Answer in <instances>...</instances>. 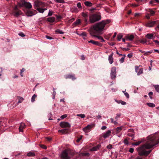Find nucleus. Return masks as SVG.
Listing matches in <instances>:
<instances>
[{"label":"nucleus","instance_id":"nucleus-38","mask_svg":"<svg viewBox=\"0 0 159 159\" xmlns=\"http://www.w3.org/2000/svg\"><path fill=\"white\" fill-rule=\"evenodd\" d=\"M56 32L58 33L61 34H62L64 33V32L60 30L57 29L56 30Z\"/></svg>","mask_w":159,"mask_h":159},{"label":"nucleus","instance_id":"nucleus-26","mask_svg":"<svg viewBox=\"0 0 159 159\" xmlns=\"http://www.w3.org/2000/svg\"><path fill=\"white\" fill-rule=\"evenodd\" d=\"M143 141H139L134 143H133V145L138 146Z\"/></svg>","mask_w":159,"mask_h":159},{"label":"nucleus","instance_id":"nucleus-61","mask_svg":"<svg viewBox=\"0 0 159 159\" xmlns=\"http://www.w3.org/2000/svg\"><path fill=\"white\" fill-rule=\"evenodd\" d=\"M18 6L20 7H22L24 6V5H23V3L21 2V4L19 3L18 4Z\"/></svg>","mask_w":159,"mask_h":159},{"label":"nucleus","instance_id":"nucleus-33","mask_svg":"<svg viewBox=\"0 0 159 159\" xmlns=\"http://www.w3.org/2000/svg\"><path fill=\"white\" fill-rule=\"evenodd\" d=\"M147 104V105L149 107H154L155 106V105L153 103H148Z\"/></svg>","mask_w":159,"mask_h":159},{"label":"nucleus","instance_id":"nucleus-25","mask_svg":"<svg viewBox=\"0 0 159 159\" xmlns=\"http://www.w3.org/2000/svg\"><path fill=\"white\" fill-rule=\"evenodd\" d=\"M123 36L122 34H119L117 36L118 40L120 41Z\"/></svg>","mask_w":159,"mask_h":159},{"label":"nucleus","instance_id":"nucleus-4","mask_svg":"<svg viewBox=\"0 0 159 159\" xmlns=\"http://www.w3.org/2000/svg\"><path fill=\"white\" fill-rule=\"evenodd\" d=\"M73 155V153L69 149L64 151L60 155L61 159H70V156Z\"/></svg>","mask_w":159,"mask_h":159},{"label":"nucleus","instance_id":"nucleus-34","mask_svg":"<svg viewBox=\"0 0 159 159\" xmlns=\"http://www.w3.org/2000/svg\"><path fill=\"white\" fill-rule=\"evenodd\" d=\"M143 73V69H139V70L138 71L137 73V75H139Z\"/></svg>","mask_w":159,"mask_h":159},{"label":"nucleus","instance_id":"nucleus-57","mask_svg":"<svg viewBox=\"0 0 159 159\" xmlns=\"http://www.w3.org/2000/svg\"><path fill=\"white\" fill-rule=\"evenodd\" d=\"M125 96L128 98H129V95L128 93H125Z\"/></svg>","mask_w":159,"mask_h":159},{"label":"nucleus","instance_id":"nucleus-59","mask_svg":"<svg viewBox=\"0 0 159 159\" xmlns=\"http://www.w3.org/2000/svg\"><path fill=\"white\" fill-rule=\"evenodd\" d=\"M52 12H51L50 11H49L48 14V16H51L52 15Z\"/></svg>","mask_w":159,"mask_h":159},{"label":"nucleus","instance_id":"nucleus-7","mask_svg":"<svg viewBox=\"0 0 159 159\" xmlns=\"http://www.w3.org/2000/svg\"><path fill=\"white\" fill-rule=\"evenodd\" d=\"M116 68L115 67H113L111 70V76L112 79H115L116 77Z\"/></svg>","mask_w":159,"mask_h":159},{"label":"nucleus","instance_id":"nucleus-46","mask_svg":"<svg viewBox=\"0 0 159 159\" xmlns=\"http://www.w3.org/2000/svg\"><path fill=\"white\" fill-rule=\"evenodd\" d=\"M89 153L86 152V153H84L82 154L83 156H89Z\"/></svg>","mask_w":159,"mask_h":159},{"label":"nucleus","instance_id":"nucleus-39","mask_svg":"<svg viewBox=\"0 0 159 159\" xmlns=\"http://www.w3.org/2000/svg\"><path fill=\"white\" fill-rule=\"evenodd\" d=\"M140 66H135V71L136 73H138V70L139 69V67Z\"/></svg>","mask_w":159,"mask_h":159},{"label":"nucleus","instance_id":"nucleus-40","mask_svg":"<svg viewBox=\"0 0 159 159\" xmlns=\"http://www.w3.org/2000/svg\"><path fill=\"white\" fill-rule=\"evenodd\" d=\"M120 114H116V116L115 117V119L116 120H117L120 117Z\"/></svg>","mask_w":159,"mask_h":159},{"label":"nucleus","instance_id":"nucleus-37","mask_svg":"<svg viewBox=\"0 0 159 159\" xmlns=\"http://www.w3.org/2000/svg\"><path fill=\"white\" fill-rule=\"evenodd\" d=\"M77 116L80 117L81 118H84L85 117V116L84 114H77Z\"/></svg>","mask_w":159,"mask_h":159},{"label":"nucleus","instance_id":"nucleus-14","mask_svg":"<svg viewBox=\"0 0 159 159\" xmlns=\"http://www.w3.org/2000/svg\"><path fill=\"white\" fill-rule=\"evenodd\" d=\"M154 34L153 33H148L146 34L145 37L149 39H153L154 38Z\"/></svg>","mask_w":159,"mask_h":159},{"label":"nucleus","instance_id":"nucleus-24","mask_svg":"<svg viewBox=\"0 0 159 159\" xmlns=\"http://www.w3.org/2000/svg\"><path fill=\"white\" fill-rule=\"evenodd\" d=\"M115 130L116 131V133H119L122 129V127H117L115 129Z\"/></svg>","mask_w":159,"mask_h":159},{"label":"nucleus","instance_id":"nucleus-20","mask_svg":"<svg viewBox=\"0 0 159 159\" xmlns=\"http://www.w3.org/2000/svg\"><path fill=\"white\" fill-rule=\"evenodd\" d=\"M55 18L54 17H50L48 18H47V20L51 23L55 21Z\"/></svg>","mask_w":159,"mask_h":159},{"label":"nucleus","instance_id":"nucleus-28","mask_svg":"<svg viewBox=\"0 0 159 159\" xmlns=\"http://www.w3.org/2000/svg\"><path fill=\"white\" fill-rule=\"evenodd\" d=\"M58 132L60 133H61L63 134H66L67 133V131L66 129H62L61 130H59Z\"/></svg>","mask_w":159,"mask_h":159},{"label":"nucleus","instance_id":"nucleus-2","mask_svg":"<svg viewBox=\"0 0 159 159\" xmlns=\"http://www.w3.org/2000/svg\"><path fill=\"white\" fill-rule=\"evenodd\" d=\"M110 21L109 20H102L101 22L97 23L93 26V29L90 31V34L94 37H97L98 39L101 40L102 42L105 41L103 38L100 36L96 35L99 34L102 30L104 29L106 24L110 23Z\"/></svg>","mask_w":159,"mask_h":159},{"label":"nucleus","instance_id":"nucleus-54","mask_svg":"<svg viewBox=\"0 0 159 159\" xmlns=\"http://www.w3.org/2000/svg\"><path fill=\"white\" fill-rule=\"evenodd\" d=\"M19 34L20 36L22 37H23L25 36V35L23 33H22V32L20 33Z\"/></svg>","mask_w":159,"mask_h":159},{"label":"nucleus","instance_id":"nucleus-55","mask_svg":"<svg viewBox=\"0 0 159 159\" xmlns=\"http://www.w3.org/2000/svg\"><path fill=\"white\" fill-rule=\"evenodd\" d=\"M132 56H133V55H132V53L129 54L127 55L128 57H129V58H130L132 57Z\"/></svg>","mask_w":159,"mask_h":159},{"label":"nucleus","instance_id":"nucleus-64","mask_svg":"<svg viewBox=\"0 0 159 159\" xmlns=\"http://www.w3.org/2000/svg\"><path fill=\"white\" fill-rule=\"evenodd\" d=\"M135 159H143L142 157H137Z\"/></svg>","mask_w":159,"mask_h":159},{"label":"nucleus","instance_id":"nucleus-52","mask_svg":"<svg viewBox=\"0 0 159 159\" xmlns=\"http://www.w3.org/2000/svg\"><path fill=\"white\" fill-rule=\"evenodd\" d=\"M107 148L108 149H111L112 148V146L111 144H109L107 146Z\"/></svg>","mask_w":159,"mask_h":159},{"label":"nucleus","instance_id":"nucleus-3","mask_svg":"<svg viewBox=\"0 0 159 159\" xmlns=\"http://www.w3.org/2000/svg\"><path fill=\"white\" fill-rule=\"evenodd\" d=\"M101 17L99 14H93L89 16V23L92 24L98 21L101 19Z\"/></svg>","mask_w":159,"mask_h":159},{"label":"nucleus","instance_id":"nucleus-12","mask_svg":"<svg viewBox=\"0 0 159 159\" xmlns=\"http://www.w3.org/2000/svg\"><path fill=\"white\" fill-rule=\"evenodd\" d=\"M157 21L148 22L147 23L145 26L148 27H152L156 23Z\"/></svg>","mask_w":159,"mask_h":159},{"label":"nucleus","instance_id":"nucleus-19","mask_svg":"<svg viewBox=\"0 0 159 159\" xmlns=\"http://www.w3.org/2000/svg\"><path fill=\"white\" fill-rule=\"evenodd\" d=\"M65 78L66 79H71L72 80H74L76 79V78L75 77L74 75H66Z\"/></svg>","mask_w":159,"mask_h":159},{"label":"nucleus","instance_id":"nucleus-62","mask_svg":"<svg viewBox=\"0 0 159 159\" xmlns=\"http://www.w3.org/2000/svg\"><path fill=\"white\" fill-rule=\"evenodd\" d=\"M122 49H123V51L124 50H125V51H128L129 50V49L128 48H122Z\"/></svg>","mask_w":159,"mask_h":159},{"label":"nucleus","instance_id":"nucleus-5","mask_svg":"<svg viewBox=\"0 0 159 159\" xmlns=\"http://www.w3.org/2000/svg\"><path fill=\"white\" fill-rule=\"evenodd\" d=\"M22 12L21 10H19L17 6H16L14 7L13 12V15L16 17H18L19 16L21 15Z\"/></svg>","mask_w":159,"mask_h":159},{"label":"nucleus","instance_id":"nucleus-9","mask_svg":"<svg viewBox=\"0 0 159 159\" xmlns=\"http://www.w3.org/2000/svg\"><path fill=\"white\" fill-rule=\"evenodd\" d=\"M95 126V124H92L87 126L85 128H83V130L85 132H88L90 129L92 127Z\"/></svg>","mask_w":159,"mask_h":159},{"label":"nucleus","instance_id":"nucleus-1","mask_svg":"<svg viewBox=\"0 0 159 159\" xmlns=\"http://www.w3.org/2000/svg\"><path fill=\"white\" fill-rule=\"evenodd\" d=\"M147 139L146 143L137 148L138 154L140 156H147L151 150L146 151L145 149L151 148L159 143V139L156 134L150 135Z\"/></svg>","mask_w":159,"mask_h":159},{"label":"nucleus","instance_id":"nucleus-58","mask_svg":"<svg viewBox=\"0 0 159 159\" xmlns=\"http://www.w3.org/2000/svg\"><path fill=\"white\" fill-rule=\"evenodd\" d=\"M146 18L148 19H149L150 18V15L148 14H146Z\"/></svg>","mask_w":159,"mask_h":159},{"label":"nucleus","instance_id":"nucleus-49","mask_svg":"<svg viewBox=\"0 0 159 159\" xmlns=\"http://www.w3.org/2000/svg\"><path fill=\"white\" fill-rule=\"evenodd\" d=\"M124 143L126 144H128L129 143V142H128V140L126 139H124Z\"/></svg>","mask_w":159,"mask_h":159},{"label":"nucleus","instance_id":"nucleus-6","mask_svg":"<svg viewBox=\"0 0 159 159\" xmlns=\"http://www.w3.org/2000/svg\"><path fill=\"white\" fill-rule=\"evenodd\" d=\"M34 5L36 9L40 7H43L45 6V3L43 2L37 0L34 2Z\"/></svg>","mask_w":159,"mask_h":159},{"label":"nucleus","instance_id":"nucleus-22","mask_svg":"<svg viewBox=\"0 0 159 159\" xmlns=\"http://www.w3.org/2000/svg\"><path fill=\"white\" fill-rule=\"evenodd\" d=\"M84 4L86 6L88 7H90L93 5L92 3L89 1H86L84 2Z\"/></svg>","mask_w":159,"mask_h":159},{"label":"nucleus","instance_id":"nucleus-44","mask_svg":"<svg viewBox=\"0 0 159 159\" xmlns=\"http://www.w3.org/2000/svg\"><path fill=\"white\" fill-rule=\"evenodd\" d=\"M82 135H80L79 138H78L77 140H76V142H79L80 140L82 139Z\"/></svg>","mask_w":159,"mask_h":159},{"label":"nucleus","instance_id":"nucleus-41","mask_svg":"<svg viewBox=\"0 0 159 159\" xmlns=\"http://www.w3.org/2000/svg\"><path fill=\"white\" fill-rule=\"evenodd\" d=\"M147 42V40L145 39L141 40L140 41V42L141 43H143V44L146 43Z\"/></svg>","mask_w":159,"mask_h":159},{"label":"nucleus","instance_id":"nucleus-56","mask_svg":"<svg viewBox=\"0 0 159 159\" xmlns=\"http://www.w3.org/2000/svg\"><path fill=\"white\" fill-rule=\"evenodd\" d=\"M120 103L122 105L126 104V102H125L122 101H120Z\"/></svg>","mask_w":159,"mask_h":159},{"label":"nucleus","instance_id":"nucleus-18","mask_svg":"<svg viewBox=\"0 0 159 159\" xmlns=\"http://www.w3.org/2000/svg\"><path fill=\"white\" fill-rule=\"evenodd\" d=\"M113 53H112L109 56L108 61L110 64H111L113 62Z\"/></svg>","mask_w":159,"mask_h":159},{"label":"nucleus","instance_id":"nucleus-35","mask_svg":"<svg viewBox=\"0 0 159 159\" xmlns=\"http://www.w3.org/2000/svg\"><path fill=\"white\" fill-rule=\"evenodd\" d=\"M55 2L58 3H63L65 1L63 0H55Z\"/></svg>","mask_w":159,"mask_h":159},{"label":"nucleus","instance_id":"nucleus-27","mask_svg":"<svg viewBox=\"0 0 159 159\" xmlns=\"http://www.w3.org/2000/svg\"><path fill=\"white\" fill-rule=\"evenodd\" d=\"M38 11L41 13H43L44 12V9L40 7L36 8Z\"/></svg>","mask_w":159,"mask_h":159},{"label":"nucleus","instance_id":"nucleus-43","mask_svg":"<svg viewBox=\"0 0 159 159\" xmlns=\"http://www.w3.org/2000/svg\"><path fill=\"white\" fill-rule=\"evenodd\" d=\"M150 12L151 16H153L155 13V12L152 10H150Z\"/></svg>","mask_w":159,"mask_h":159},{"label":"nucleus","instance_id":"nucleus-29","mask_svg":"<svg viewBox=\"0 0 159 159\" xmlns=\"http://www.w3.org/2000/svg\"><path fill=\"white\" fill-rule=\"evenodd\" d=\"M154 87L156 91L158 93L159 92V85H154Z\"/></svg>","mask_w":159,"mask_h":159},{"label":"nucleus","instance_id":"nucleus-63","mask_svg":"<svg viewBox=\"0 0 159 159\" xmlns=\"http://www.w3.org/2000/svg\"><path fill=\"white\" fill-rule=\"evenodd\" d=\"M143 54L145 56H147L149 54V52H144Z\"/></svg>","mask_w":159,"mask_h":159},{"label":"nucleus","instance_id":"nucleus-15","mask_svg":"<svg viewBox=\"0 0 159 159\" xmlns=\"http://www.w3.org/2000/svg\"><path fill=\"white\" fill-rule=\"evenodd\" d=\"M101 145L100 144H98L96 146H95L90 149L91 151H94L98 150L101 147Z\"/></svg>","mask_w":159,"mask_h":159},{"label":"nucleus","instance_id":"nucleus-23","mask_svg":"<svg viewBox=\"0 0 159 159\" xmlns=\"http://www.w3.org/2000/svg\"><path fill=\"white\" fill-rule=\"evenodd\" d=\"M27 155L28 157H34L35 156V154L34 152H30L27 154Z\"/></svg>","mask_w":159,"mask_h":159},{"label":"nucleus","instance_id":"nucleus-21","mask_svg":"<svg viewBox=\"0 0 159 159\" xmlns=\"http://www.w3.org/2000/svg\"><path fill=\"white\" fill-rule=\"evenodd\" d=\"M25 125V123H21L20 126L19 127V129L20 132H22L23 129L24 128Z\"/></svg>","mask_w":159,"mask_h":159},{"label":"nucleus","instance_id":"nucleus-16","mask_svg":"<svg viewBox=\"0 0 159 159\" xmlns=\"http://www.w3.org/2000/svg\"><path fill=\"white\" fill-rule=\"evenodd\" d=\"M111 133V131L110 130H108L106 133L104 134L103 135V137L105 139L107 138L108 137Z\"/></svg>","mask_w":159,"mask_h":159},{"label":"nucleus","instance_id":"nucleus-17","mask_svg":"<svg viewBox=\"0 0 159 159\" xmlns=\"http://www.w3.org/2000/svg\"><path fill=\"white\" fill-rule=\"evenodd\" d=\"M125 38L126 40L132 41L134 39V36L132 34L130 35H127L125 37Z\"/></svg>","mask_w":159,"mask_h":159},{"label":"nucleus","instance_id":"nucleus-45","mask_svg":"<svg viewBox=\"0 0 159 159\" xmlns=\"http://www.w3.org/2000/svg\"><path fill=\"white\" fill-rule=\"evenodd\" d=\"M77 7L79 8H81L82 7L81 6V4L80 2H78L77 3Z\"/></svg>","mask_w":159,"mask_h":159},{"label":"nucleus","instance_id":"nucleus-60","mask_svg":"<svg viewBox=\"0 0 159 159\" xmlns=\"http://www.w3.org/2000/svg\"><path fill=\"white\" fill-rule=\"evenodd\" d=\"M107 128V127L105 126H103L101 128V129L102 130L105 129Z\"/></svg>","mask_w":159,"mask_h":159},{"label":"nucleus","instance_id":"nucleus-47","mask_svg":"<svg viewBox=\"0 0 159 159\" xmlns=\"http://www.w3.org/2000/svg\"><path fill=\"white\" fill-rule=\"evenodd\" d=\"M67 116V115L66 114L63 115L61 116V118L62 119H63L66 118Z\"/></svg>","mask_w":159,"mask_h":159},{"label":"nucleus","instance_id":"nucleus-32","mask_svg":"<svg viewBox=\"0 0 159 159\" xmlns=\"http://www.w3.org/2000/svg\"><path fill=\"white\" fill-rule=\"evenodd\" d=\"M125 57V55L124 54L123 55V57L120 59L119 61L121 63H122L124 61Z\"/></svg>","mask_w":159,"mask_h":159},{"label":"nucleus","instance_id":"nucleus-36","mask_svg":"<svg viewBox=\"0 0 159 159\" xmlns=\"http://www.w3.org/2000/svg\"><path fill=\"white\" fill-rule=\"evenodd\" d=\"M80 36H82V37H86V33L85 32H83L82 33L80 34Z\"/></svg>","mask_w":159,"mask_h":159},{"label":"nucleus","instance_id":"nucleus-10","mask_svg":"<svg viewBox=\"0 0 159 159\" xmlns=\"http://www.w3.org/2000/svg\"><path fill=\"white\" fill-rule=\"evenodd\" d=\"M60 125L62 128H69L70 127V124L66 122H63L60 123Z\"/></svg>","mask_w":159,"mask_h":159},{"label":"nucleus","instance_id":"nucleus-11","mask_svg":"<svg viewBox=\"0 0 159 159\" xmlns=\"http://www.w3.org/2000/svg\"><path fill=\"white\" fill-rule=\"evenodd\" d=\"M82 16L84 18V20L86 24H88L89 21L88 20L87 18L88 16L87 13L83 12L82 13Z\"/></svg>","mask_w":159,"mask_h":159},{"label":"nucleus","instance_id":"nucleus-51","mask_svg":"<svg viewBox=\"0 0 159 159\" xmlns=\"http://www.w3.org/2000/svg\"><path fill=\"white\" fill-rule=\"evenodd\" d=\"M56 94V92L55 91H54L52 93L53 95V99H54L55 97V95Z\"/></svg>","mask_w":159,"mask_h":159},{"label":"nucleus","instance_id":"nucleus-53","mask_svg":"<svg viewBox=\"0 0 159 159\" xmlns=\"http://www.w3.org/2000/svg\"><path fill=\"white\" fill-rule=\"evenodd\" d=\"M46 37L47 39H48L51 40V39H53V38L52 37H50V36H47V35L46 36Z\"/></svg>","mask_w":159,"mask_h":159},{"label":"nucleus","instance_id":"nucleus-13","mask_svg":"<svg viewBox=\"0 0 159 159\" xmlns=\"http://www.w3.org/2000/svg\"><path fill=\"white\" fill-rule=\"evenodd\" d=\"M88 42L89 43H92L94 45H95L99 46H102V44L101 43L98 42V41H95L93 40H91L89 41Z\"/></svg>","mask_w":159,"mask_h":159},{"label":"nucleus","instance_id":"nucleus-42","mask_svg":"<svg viewBox=\"0 0 159 159\" xmlns=\"http://www.w3.org/2000/svg\"><path fill=\"white\" fill-rule=\"evenodd\" d=\"M153 95V93L152 92H150L148 93V95L149 96L150 98L151 99H152V96Z\"/></svg>","mask_w":159,"mask_h":159},{"label":"nucleus","instance_id":"nucleus-48","mask_svg":"<svg viewBox=\"0 0 159 159\" xmlns=\"http://www.w3.org/2000/svg\"><path fill=\"white\" fill-rule=\"evenodd\" d=\"M128 135L129 136H131V137H133L134 138V133H128Z\"/></svg>","mask_w":159,"mask_h":159},{"label":"nucleus","instance_id":"nucleus-31","mask_svg":"<svg viewBox=\"0 0 159 159\" xmlns=\"http://www.w3.org/2000/svg\"><path fill=\"white\" fill-rule=\"evenodd\" d=\"M37 95L35 94H34L31 98V101L32 102H34L35 99Z\"/></svg>","mask_w":159,"mask_h":159},{"label":"nucleus","instance_id":"nucleus-8","mask_svg":"<svg viewBox=\"0 0 159 159\" xmlns=\"http://www.w3.org/2000/svg\"><path fill=\"white\" fill-rule=\"evenodd\" d=\"M21 2L24 5V6L27 8L30 9L32 7L31 4L29 2H25V0H22L21 1Z\"/></svg>","mask_w":159,"mask_h":159},{"label":"nucleus","instance_id":"nucleus-30","mask_svg":"<svg viewBox=\"0 0 159 159\" xmlns=\"http://www.w3.org/2000/svg\"><path fill=\"white\" fill-rule=\"evenodd\" d=\"M80 23V20L79 19L75 21L73 24H75V25H77Z\"/></svg>","mask_w":159,"mask_h":159},{"label":"nucleus","instance_id":"nucleus-50","mask_svg":"<svg viewBox=\"0 0 159 159\" xmlns=\"http://www.w3.org/2000/svg\"><path fill=\"white\" fill-rule=\"evenodd\" d=\"M134 151V149L133 148H131L129 150V152L131 153H133Z\"/></svg>","mask_w":159,"mask_h":159}]
</instances>
